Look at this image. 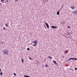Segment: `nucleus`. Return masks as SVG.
Masks as SVG:
<instances>
[{
  "mask_svg": "<svg viewBox=\"0 0 77 77\" xmlns=\"http://www.w3.org/2000/svg\"><path fill=\"white\" fill-rule=\"evenodd\" d=\"M0 75H3V72H1V74H0Z\"/></svg>",
  "mask_w": 77,
  "mask_h": 77,
  "instance_id": "19",
  "label": "nucleus"
},
{
  "mask_svg": "<svg viewBox=\"0 0 77 77\" xmlns=\"http://www.w3.org/2000/svg\"><path fill=\"white\" fill-rule=\"evenodd\" d=\"M2 71V69L0 68V71Z\"/></svg>",
  "mask_w": 77,
  "mask_h": 77,
  "instance_id": "29",
  "label": "nucleus"
},
{
  "mask_svg": "<svg viewBox=\"0 0 77 77\" xmlns=\"http://www.w3.org/2000/svg\"><path fill=\"white\" fill-rule=\"evenodd\" d=\"M73 60H77V58H73Z\"/></svg>",
  "mask_w": 77,
  "mask_h": 77,
  "instance_id": "9",
  "label": "nucleus"
},
{
  "mask_svg": "<svg viewBox=\"0 0 77 77\" xmlns=\"http://www.w3.org/2000/svg\"><path fill=\"white\" fill-rule=\"evenodd\" d=\"M28 57L29 58V59H30V60H32V58L30 57Z\"/></svg>",
  "mask_w": 77,
  "mask_h": 77,
  "instance_id": "17",
  "label": "nucleus"
},
{
  "mask_svg": "<svg viewBox=\"0 0 77 77\" xmlns=\"http://www.w3.org/2000/svg\"><path fill=\"white\" fill-rule=\"evenodd\" d=\"M75 12H76V14L77 13V10L75 11Z\"/></svg>",
  "mask_w": 77,
  "mask_h": 77,
  "instance_id": "26",
  "label": "nucleus"
},
{
  "mask_svg": "<svg viewBox=\"0 0 77 77\" xmlns=\"http://www.w3.org/2000/svg\"><path fill=\"white\" fill-rule=\"evenodd\" d=\"M70 8H71V9H75V7H71Z\"/></svg>",
  "mask_w": 77,
  "mask_h": 77,
  "instance_id": "10",
  "label": "nucleus"
},
{
  "mask_svg": "<svg viewBox=\"0 0 77 77\" xmlns=\"http://www.w3.org/2000/svg\"><path fill=\"white\" fill-rule=\"evenodd\" d=\"M2 51L4 54H7L8 55L9 54V51L6 49H4L2 50Z\"/></svg>",
  "mask_w": 77,
  "mask_h": 77,
  "instance_id": "1",
  "label": "nucleus"
},
{
  "mask_svg": "<svg viewBox=\"0 0 77 77\" xmlns=\"http://www.w3.org/2000/svg\"><path fill=\"white\" fill-rule=\"evenodd\" d=\"M33 45H32L33 46H34V47H35V46H36V43H35V42H33Z\"/></svg>",
  "mask_w": 77,
  "mask_h": 77,
  "instance_id": "2",
  "label": "nucleus"
},
{
  "mask_svg": "<svg viewBox=\"0 0 77 77\" xmlns=\"http://www.w3.org/2000/svg\"><path fill=\"white\" fill-rule=\"evenodd\" d=\"M73 58H70L69 60H73Z\"/></svg>",
  "mask_w": 77,
  "mask_h": 77,
  "instance_id": "11",
  "label": "nucleus"
},
{
  "mask_svg": "<svg viewBox=\"0 0 77 77\" xmlns=\"http://www.w3.org/2000/svg\"><path fill=\"white\" fill-rule=\"evenodd\" d=\"M51 27L53 28V29H56L57 28V26H51Z\"/></svg>",
  "mask_w": 77,
  "mask_h": 77,
  "instance_id": "5",
  "label": "nucleus"
},
{
  "mask_svg": "<svg viewBox=\"0 0 77 77\" xmlns=\"http://www.w3.org/2000/svg\"><path fill=\"white\" fill-rule=\"evenodd\" d=\"M5 1V0H1V2H3Z\"/></svg>",
  "mask_w": 77,
  "mask_h": 77,
  "instance_id": "20",
  "label": "nucleus"
},
{
  "mask_svg": "<svg viewBox=\"0 0 77 77\" xmlns=\"http://www.w3.org/2000/svg\"><path fill=\"white\" fill-rule=\"evenodd\" d=\"M14 75H16V76L17 75V74H16V73H14Z\"/></svg>",
  "mask_w": 77,
  "mask_h": 77,
  "instance_id": "24",
  "label": "nucleus"
},
{
  "mask_svg": "<svg viewBox=\"0 0 77 77\" xmlns=\"http://www.w3.org/2000/svg\"><path fill=\"white\" fill-rule=\"evenodd\" d=\"M48 58H50V59H51V60L52 59H53V57H52L51 56H49L48 57H47Z\"/></svg>",
  "mask_w": 77,
  "mask_h": 77,
  "instance_id": "6",
  "label": "nucleus"
},
{
  "mask_svg": "<svg viewBox=\"0 0 77 77\" xmlns=\"http://www.w3.org/2000/svg\"><path fill=\"white\" fill-rule=\"evenodd\" d=\"M5 25V27H8L9 26V24L8 23H6Z\"/></svg>",
  "mask_w": 77,
  "mask_h": 77,
  "instance_id": "7",
  "label": "nucleus"
},
{
  "mask_svg": "<svg viewBox=\"0 0 77 77\" xmlns=\"http://www.w3.org/2000/svg\"><path fill=\"white\" fill-rule=\"evenodd\" d=\"M64 54H66V51H65L64 52Z\"/></svg>",
  "mask_w": 77,
  "mask_h": 77,
  "instance_id": "14",
  "label": "nucleus"
},
{
  "mask_svg": "<svg viewBox=\"0 0 77 77\" xmlns=\"http://www.w3.org/2000/svg\"><path fill=\"white\" fill-rule=\"evenodd\" d=\"M76 35H77V33H76Z\"/></svg>",
  "mask_w": 77,
  "mask_h": 77,
  "instance_id": "34",
  "label": "nucleus"
},
{
  "mask_svg": "<svg viewBox=\"0 0 77 77\" xmlns=\"http://www.w3.org/2000/svg\"><path fill=\"white\" fill-rule=\"evenodd\" d=\"M72 70V71H74V70L72 69H71Z\"/></svg>",
  "mask_w": 77,
  "mask_h": 77,
  "instance_id": "32",
  "label": "nucleus"
},
{
  "mask_svg": "<svg viewBox=\"0 0 77 77\" xmlns=\"http://www.w3.org/2000/svg\"><path fill=\"white\" fill-rule=\"evenodd\" d=\"M3 29H4V30H6V29H5V27H4L3 28Z\"/></svg>",
  "mask_w": 77,
  "mask_h": 77,
  "instance_id": "22",
  "label": "nucleus"
},
{
  "mask_svg": "<svg viewBox=\"0 0 77 77\" xmlns=\"http://www.w3.org/2000/svg\"><path fill=\"white\" fill-rule=\"evenodd\" d=\"M53 63H54V64L56 65H57V62H56V61L53 60Z\"/></svg>",
  "mask_w": 77,
  "mask_h": 77,
  "instance_id": "3",
  "label": "nucleus"
},
{
  "mask_svg": "<svg viewBox=\"0 0 77 77\" xmlns=\"http://www.w3.org/2000/svg\"><path fill=\"white\" fill-rule=\"evenodd\" d=\"M75 70H77V68H75L74 69Z\"/></svg>",
  "mask_w": 77,
  "mask_h": 77,
  "instance_id": "25",
  "label": "nucleus"
},
{
  "mask_svg": "<svg viewBox=\"0 0 77 77\" xmlns=\"http://www.w3.org/2000/svg\"><path fill=\"white\" fill-rule=\"evenodd\" d=\"M7 2H8V0H7Z\"/></svg>",
  "mask_w": 77,
  "mask_h": 77,
  "instance_id": "30",
  "label": "nucleus"
},
{
  "mask_svg": "<svg viewBox=\"0 0 77 77\" xmlns=\"http://www.w3.org/2000/svg\"><path fill=\"white\" fill-rule=\"evenodd\" d=\"M45 24L47 27L48 29H49V25H48V23H45Z\"/></svg>",
  "mask_w": 77,
  "mask_h": 77,
  "instance_id": "4",
  "label": "nucleus"
},
{
  "mask_svg": "<svg viewBox=\"0 0 77 77\" xmlns=\"http://www.w3.org/2000/svg\"><path fill=\"white\" fill-rule=\"evenodd\" d=\"M46 2H47V0H46Z\"/></svg>",
  "mask_w": 77,
  "mask_h": 77,
  "instance_id": "33",
  "label": "nucleus"
},
{
  "mask_svg": "<svg viewBox=\"0 0 77 77\" xmlns=\"http://www.w3.org/2000/svg\"><path fill=\"white\" fill-rule=\"evenodd\" d=\"M35 42V43H36V44H38V43L37 42V40H35V42Z\"/></svg>",
  "mask_w": 77,
  "mask_h": 77,
  "instance_id": "13",
  "label": "nucleus"
},
{
  "mask_svg": "<svg viewBox=\"0 0 77 77\" xmlns=\"http://www.w3.org/2000/svg\"><path fill=\"white\" fill-rule=\"evenodd\" d=\"M29 76L28 75H24V77H29Z\"/></svg>",
  "mask_w": 77,
  "mask_h": 77,
  "instance_id": "21",
  "label": "nucleus"
},
{
  "mask_svg": "<svg viewBox=\"0 0 77 77\" xmlns=\"http://www.w3.org/2000/svg\"><path fill=\"white\" fill-rule=\"evenodd\" d=\"M21 61H22V63H24V60H23V59H21Z\"/></svg>",
  "mask_w": 77,
  "mask_h": 77,
  "instance_id": "15",
  "label": "nucleus"
},
{
  "mask_svg": "<svg viewBox=\"0 0 77 77\" xmlns=\"http://www.w3.org/2000/svg\"><path fill=\"white\" fill-rule=\"evenodd\" d=\"M72 14H76V12H75V11H73Z\"/></svg>",
  "mask_w": 77,
  "mask_h": 77,
  "instance_id": "12",
  "label": "nucleus"
},
{
  "mask_svg": "<svg viewBox=\"0 0 77 77\" xmlns=\"http://www.w3.org/2000/svg\"><path fill=\"white\" fill-rule=\"evenodd\" d=\"M27 50H30V48H27Z\"/></svg>",
  "mask_w": 77,
  "mask_h": 77,
  "instance_id": "23",
  "label": "nucleus"
},
{
  "mask_svg": "<svg viewBox=\"0 0 77 77\" xmlns=\"http://www.w3.org/2000/svg\"><path fill=\"white\" fill-rule=\"evenodd\" d=\"M59 10L60 11L62 10V9H60Z\"/></svg>",
  "mask_w": 77,
  "mask_h": 77,
  "instance_id": "28",
  "label": "nucleus"
},
{
  "mask_svg": "<svg viewBox=\"0 0 77 77\" xmlns=\"http://www.w3.org/2000/svg\"><path fill=\"white\" fill-rule=\"evenodd\" d=\"M59 14H60V12L59 11H58L57 12V15H59Z\"/></svg>",
  "mask_w": 77,
  "mask_h": 77,
  "instance_id": "8",
  "label": "nucleus"
},
{
  "mask_svg": "<svg viewBox=\"0 0 77 77\" xmlns=\"http://www.w3.org/2000/svg\"><path fill=\"white\" fill-rule=\"evenodd\" d=\"M45 67H48V65L46 64L45 66Z\"/></svg>",
  "mask_w": 77,
  "mask_h": 77,
  "instance_id": "16",
  "label": "nucleus"
},
{
  "mask_svg": "<svg viewBox=\"0 0 77 77\" xmlns=\"http://www.w3.org/2000/svg\"><path fill=\"white\" fill-rule=\"evenodd\" d=\"M47 27H46V26H45V29H46Z\"/></svg>",
  "mask_w": 77,
  "mask_h": 77,
  "instance_id": "31",
  "label": "nucleus"
},
{
  "mask_svg": "<svg viewBox=\"0 0 77 77\" xmlns=\"http://www.w3.org/2000/svg\"><path fill=\"white\" fill-rule=\"evenodd\" d=\"M14 1H15V3H16L17 2H18V0H14Z\"/></svg>",
  "mask_w": 77,
  "mask_h": 77,
  "instance_id": "18",
  "label": "nucleus"
},
{
  "mask_svg": "<svg viewBox=\"0 0 77 77\" xmlns=\"http://www.w3.org/2000/svg\"><path fill=\"white\" fill-rule=\"evenodd\" d=\"M68 28H69V29H70V28L71 27H70V26H68Z\"/></svg>",
  "mask_w": 77,
  "mask_h": 77,
  "instance_id": "27",
  "label": "nucleus"
}]
</instances>
